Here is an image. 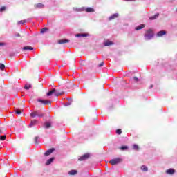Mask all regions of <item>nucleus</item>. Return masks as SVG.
<instances>
[{"label": "nucleus", "mask_w": 177, "mask_h": 177, "mask_svg": "<svg viewBox=\"0 0 177 177\" xmlns=\"http://www.w3.org/2000/svg\"><path fill=\"white\" fill-rule=\"evenodd\" d=\"M30 117L32 118H35V117H39V118H42L45 115V113H42L37 110L33 111L30 114Z\"/></svg>", "instance_id": "nucleus-1"}, {"label": "nucleus", "mask_w": 177, "mask_h": 177, "mask_svg": "<svg viewBox=\"0 0 177 177\" xmlns=\"http://www.w3.org/2000/svg\"><path fill=\"white\" fill-rule=\"evenodd\" d=\"M154 37V32H153V30L149 29L146 31V33L145 35V39L149 41V39H151Z\"/></svg>", "instance_id": "nucleus-2"}, {"label": "nucleus", "mask_w": 177, "mask_h": 177, "mask_svg": "<svg viewBox=\"0 0 177 177\" xmlns=\"http://www.w3.org/2000/svg\"><path fill=\"white\" fill-rule=\"evenodd\" d=\"M52 95H54V96L58 97V96H61L62 93L57 91V90H56L55 88H53L51 91L47 93V96H52Z\"/></svg>", "instance_id": "nucleus-3"}, {"label": "nucleus", "mask_w": 177, "mask_h": 177, "mask_svg": "<svg viewBox=\"0 0 177 177\" xmlns=\"http://www.w3.org/2000/svg\"><path fill=\"white\" fill-rule=\"evenodd\" d=\"M122 162V159L120 158H116L115 159H112L109 161V164L111 165H117V164H120V162Z\"/></svg>", "instance_id": "nucleus-4"}, {"label": "nucleus", "mask_w": 177, "mask_h": 177, "mask_svg": "<svg viewBox=\"0 0 177 177\" xmlns=\"http://www.w3.org/2000/svg\"><path fill=\"white\" fill-rule=\"evenodd\" d=\"M91 157V155L89 153H85L84 155L82 156L80 158H78V161H85L86 160H88Z\"/></svg>", "instance_id": "nucleus-5"}, {"label": "nucleus", "mask_w": 177, "mask_h": 177, "mask_svg": "<svg viewBox=\"0 0 177 177\" xmlns=\"http://www.w3.org/2000/svg\"><path fill=\"white\" fill-rule=\"evenodd\" d=\"M54 151H55V148H51L45 152L44 156H50V154H52V153H53Z\"/></svg>", "instance_id": "nucleus-6"}, {"label": "nucleus", "mask_w": 177, "mask_h": 177, "mask_svg": "<svg viewBox=\"0 0 177 177\" xmlns=\"http://www.w3.org/2000/svg\"><path fill=\"white\" fill-rule=\"evenodd\" d=\"M37 102H39V103H42V104H50V101L49 100L38 99Z\"/></svg>", "instance_id": "nucleus-7"}, {"label": "nucleus", "mask_w": 177, "mask_h": 177, "mask_svg": "<svg viewBox=\"0 0 177 177\" xmlns=\"http://www.w3.org/2000/svg\"><path fill=\"white\" fill-rule=\"evenodd\" d=\"M166 174H167L168 175H174V174H175V169H169L166 170Z\"/></svg>", "instance_id": "nucleus-8"}, {"label": "nucleus", "mask_w": 177, "mask_h": 177, "mask_svg": "<svg viewBox=\"0 0 177 177\" xmlns=\"http://www.w3.org/2000/svg\"><path fill=\"white\" fill-rule=\"evenodd\" d=\"M167 34V31L165 30H160L157 33V37H162Z\"/></svg>", "instance_id": "nucleus-9"}, {"label": "nucleus", "mask_w": 177, "mask_h": 177, "mask_svg": "<svg viewBox=\"0 0 177 177\" xmlns=\"http://www.w3.org/2000/svg\"><path fill=\"white\" fill-rule=\"evenodd\" d=\"M104 46H110L111 45H114V43L113 41L106 40L104 42Z\"/></svg>", "instance_id": "nucleus-10"}, {"label": "nucleus", "mask_w": 177, "mask_h": 177, "mask_svg": "<svg viewBox=\"0 0 177 177\" xmlns=\"http://www.w3.org/2000/svg\"><path fill=\"white\" fill-rule=\"evenodd\" d=\"M118 16H120L118 13H115L109 17V20H114V19H117Z\"/></svg>", "instance_id": "nucleus-11"}, {"label": "nucleus", "mask_w": 177, "mask_h": 177, "mask_svg": "<svg viewBox=\"0 0 177 177\" xmlns=\"http://www.w3.org/2000/svg\"><path fill=\"white\" fill-rule=\"evenodd\" d=\"M88 35H89L87 33H82V34H77L75 35V37H76L77 38H80V37H88Z\"/></svg>", "instance_id": "nucleus-12"}, {"label": "nucleus", "mask_w": 177, "mask_h": 177, "mask_svg": "<svg viewBox=\"0 0 177 177\" xmlns=\"http://www.w3.org/2000/svg\"><path fill=\"white\" fill-rule=\"evenodd\" d=\"M145 27H146V25H145V24H141V25H140V26H138L135 28V30H136V31H139V30H142V28H145Z\"/></svg>", "instance_id": "nucleus-13"}, {"label": "nucleus", "mask_w": 177, "mask_h": 177, "mask_svg": "<svg viewBox=\"0 0 177 177\" xmlns=\"http://www.w3.org/2000/svg\"><path fill=\"white\" fill-rule=\"evenodd\" d=\"M44 4H42V3H37V4H36L35 6V8H36V9H42V8H44Z\"/></svg>", "instance_id": "nucleus-14"}, {"label": "nucleus", "mask_w": 177, "mask_h": 177, "mask_svg": "<svg viewBox=\"0 0 177 177\" xmlns=\"http://www.w3.org/2000/svg\"><path fill=\"white\" fill-rule=\"evenodd\" d=\"M68 42H70V40H68V39L58 40V44H68Z\"/></svg>", "instance_id": "nucleus-15"}, {"label": "nucleus", "mask_w": 177, "mask_h": 177, "mask_svg": "<svg viewBox=\"0 0 177 177\" xmlns=\"http://www.w3.org/2000/svg\"><path fill=\"white\" fill-rule=\"evenodd\" d=\"M37 124H38V121L37 120H31L29 127H34V125H37Z\"/></svg>", "instance_id": "nucleus-16"}, {"label": "nucleus", "mask_w": 177, "mask_h": 177, "mask_svg": "<svg viewBox=\"0 0 177 177\" xmlns=\"http://www.w3.org/2000/svg\"><path fill=\"white\" fill-rule=\"evenodd\" d=\"M86 12H87V13H93V12H95V9L88 7L87 8H86Z\"/></svg>", "instance_id": "nucleus-17"}, {"label": "nucleus", "mask_w": 177, "mask_h": 177, "mask_svg": "<svg viewBox=\"0 0 177 177\" xmlns=\"http://www.w3.org/2000/svg\"><path fill=\"white\" fill-rule=\"evenodd\" d=\"M22 49L23 50H34V48L32 46H24Z\"/></svg>", "instance_id": "nucleus-18"}, {"label": "nucleus", "mask_w": 177, "mask_h": 177, "mask_svg": "<svg viewBox=\"0 0 177 177\" xmlns=\"http://www.w3.org/2000/svg\"><path fill=\"white\" fill-rule=\"evenodd\" d=\"M53 160H55V158H50V159H48L46 161V165H49L52 164V162H53Z\"/></svg>", "instance_id": "nucleus-19"}, {"label": "nucleus", "mask_w": 177, "mask_h": 177, "mask_svg": "<svg viewBox=\"0 0 177 177\" xmlns=\"http://www.w3.org/2000/svg\"><path fill=\"white\" fill-rule=\"evenodd\" d=\"M141 169L142 171H144V172H147V171L149 170V168L147 167V166L142 165L141 166Z\"/></svg>", "instance_id": "nucleus-20"}, {"label": "nucleus", "mask_w": 177, "mask_h": 177, "mask_svg": "<svg viewBox=\"0 0 177 177\" xmlns=\"http://www.w3.org/2000/svg\"><path fill=\"white\" fill-rule=\"evenodd\" d=\"M158 16H160V14H156V15L151 17L149 18V20H156V19H157V17H158Z\"/></svg>", "instance_id": "nucleus-21"}, {"label": "nucleus", "mask_w": 177, "mask_h": 177, "mask_svg": "<svg viewBox=\"0 0 177 177\" xmlns=\"http://www.w3.org/2000/svg\"><path fill=\"white\" fill-rule=\"evenodd\" d=\"M77 172V170H71L68 172V174L69 175H76Z\"/></svg>", "instance_id": "nucleus-22"}, {"label": "nucleus", "mask_w": 177, "mask_h": 177, "mask_svg": "<svg viewBox=\"0 0 177 177\" xmlns=\"http://www.w3.org/2000/svg\"><path fill=\"white\" fill-rule=\"evenodd\" d=\"M50 127H52V125L50 124V122H46L45 123V128L49 129V128H50Z\"/></svg>", "instance_id": "nucleus-23"}, {"label": "nucleus", "mask_w": 177, "mask_h": 177, "mask_svg": "<svg viewBox=\"0 0 177 177\" xmlns=\"http://www.w3.org/2000/svg\"><path fill=\"white\" fill-rule=\"evenodd\" d=\"M116 133H117L118 135H121V134L122 133V131L121 130V129H118L116 130Z\"/></svg>", "instance_id": "nucleus-24"}, {"label": "nucleus", "mask_w": 177, "mask_h": 177, "mask_svg": "<svg viewBox=\"0 0 177 177\" xmlns=\"http://www.w3.org/2000/svg\"><path fill=\"white\" fill-rule=\"evenodd\" d=\"M15 113L16 114H21V113H23V111L20 110V109H16L15 110Z\"/></svg>", "instance_id": "nucleus-25"}, {"label": "nucleus", "mask_w": 177, "mask_h": 177, "mask_svg": "<svg viewBox=\"0 0 177 177\" xmlns=\"http://www.w3.org/2000/svg\"><path fill=\"white\" fill-rule=\"evenodd\" d=\"M0 70H2V71L5 70V64H0Z\"/></svg>", "instance_id": "nucleus-26"}, {"label": "nucleus", "mask_w": 177, "mask_h": 177, "mask_svg": "<svg viewBox=\"0 0 177 177\" xmlns=\"http://www.w3.org/2000/svg\"><path fill=\"white\" fill-rule=\"evenodd\" d=\"M5 139H6V135H3L0 136V140H5Z\"/></svg>", "instance_id": "nucleus-27"}, {"label": "nucleus", "mask_w": 177, "mask_h": 177, "mask_svg": "<svg viewBox=\"0 0 177 177\" xmlns=\"http://www.w3.org/2000/svg\"><path fill=\"white\" fill-rule=\"evenodd\" d=\"M120 150H128V147L127 146H122L120 147Z\"/></svg>", "instance_id": "nucleus-28"}, {"label": "nucleus", "mask_w": 177, "mask_h": 177, "mask_svg": "<svg viewBox=\"0 0 177 177\" xmlns=\"http://www.w3.org/2000/svg\"><path fill=\"white\" fill-rule=\"evenodd\" d=\"M48 31V29L46 28H44L41 29V34H44V32H46Z\"/></svg>", "instance_id": "nucleus-29"}, {"label": "nucleus", "mask_w": 177, "mask_h": 177, "mask_svg": "<svg viewBox=\"0 0 177 177\" xmlns=\"http://www.w3.org/2000/svg\"><path fill=\"white\" fill-rule=\"evenodd\" d=\"M133 149L134 150H139V146H138V145H134Z\"/></svg>", "instance_id": "nucleus-30"}, {"label": "nucleus", "mask_w": 177, "mask_h": 177, "mask_svg": "<svg viewBox=\"0 0 177 177\" xmlns=\"http://www.w3.org/2000/svg\"><path fill=\"white\" fill-rule=\"evenodd\" d=\"M4 10H6V7L2 6V7L0 8V12H4Z\"/></svg>", "instance_id": "nucleus-31"}, {"label": "nucleus", "mask_w": 177, "mask_h": 177, "mask_svg": "<svg viewBox=\"0 0 177 177\" xmlns=\"http://www.w3.org/2000/svg\"><path fill=\"white\" fill-rule=\"evenodd\" d=\"M27 21L26 20H21V21L18 22V24H24V23H26Z\"/></svg>", "instance_id": "nucleus-32"}, {"label": "nucleus", "mask_w": 177, "mask_h": 177, "mask_svg": "<svg viewBox=\"0 0 177 177\" xmlns=\"http://www.w3.org/2000/svg\"><path fill=\"white\" fill-rule=\"evenodd\" d=\"M38 139H39V137H38V136L35 138V139H34L35 143H38Z\"/></svg>", "instance_id": "nucleus-33"}, {"label": "nucleus", "mask_w": 177, "mask_h": 177, "mask_svg": "<svg viewBox=\"0 0 177 177\" xmlns=\"http://www.w3.org/2000/svg\"><path fill=\"white\" fill-rule=\"evenodd\" d=\"M26 89H30V88H31V85H25L24 87Z\"/></svg>", "instance_id": "nucleus-34"}, {"label": "nucleus", "mask_w": 177, "mask_h": 177, "mask_svg": "<svg viewBox=\"0 0 177 177\" xmlns=\"http://www.w3.org/2000/svg\"><path fill=\"white\" fill-rule=\"evenodd\" d=\"M21 37L20 34L17 33V35H15L14 36V38H19V37Z\"/></svg>", "instance_id": "nucleus-35"}, {"label": "nucleus", "mask_w": 177, "mask_h": 177, "mask_svg": "<svg viewBox=\"0 0 177 177\" xmlns=\"http://www.w3.org/2000/svg\"><path fill=\"white\" fill-rule=\"evenodd\" d=\"M98 66L99 67H103V66H104V62H101Z\"/></svg>", "instance_id": "nucleus-36"}, {"label": "nucleus", "mask_w": 177, "mask_h": 177, "mask_svg": "<svg viewBox=\"0 0 177 177\" xmlns=\"http://www.w3.org/2000/svg\"><path fill=\"white\" fill-rule=\"evenodd\" d=\"M134 81H136V82H138V81H139V78H138L137 77H133Z\"/></svg>", "instance_id": "nucleus-37"}, {"label": "nucleus", "mask_w": 177, "mask_h": 177, "mask_svg": "<svg viewBox=\"0 0 177 177\" xmlns=\"http://www.w3.org/2000/svg\"><path fill=\"white\" fill-rule=\"evenodd\" d=\"M5 45V43H0V46H3Z\"/></svg>", "instance_id": "nucleus-38"}, {"label": "nucleus", "mask_w": 177, "mask_h": 177, "mask_svg": "<svg viewBox=\"0 0 177 177\" xmlns=\"http://www.w3.org/2000/svg\"><path fill=\"white\" fill-rule=\"evenodd\" d=\"M2 133H3V131L0 129V135H2Z\"/></svg>", "instance_id": "nucleus-39"}, {"label": "nucleus", "mask_w": 177, "mask_h": 177, "mask_svg": "<svg viewBox=\"0 0 177 177\" xmlns=\"http://www.w3.org/2000/svg\"><path fill=\"white\" fill-rule=\"evenodd\" d=\"M151 88H153V84H151V86H150V88L151 89Z\"/></svg>", "instance_id": "nucleus-40"}]
</instances>
